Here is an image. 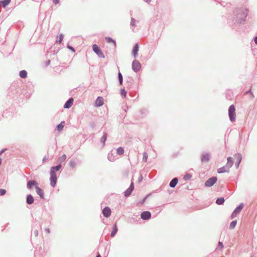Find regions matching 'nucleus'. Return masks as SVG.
I'll use <instances>...</instances> for the list:
<instances>
[{
    "instance_id": "a211bd4d",
    "label": "nucleus",
    "mask_w": 257,
    "mask_h": 257,
    "mask_svg": "<svg viewBox=\"0 0 257 257\" xmlns=\"http://www.w3.org/2000/svg\"><path fill=\"white\" fill-rule=\"evenodd\" d=\"M209 159V155L208 154H204L201 157L202 161L206 162Z\"/></svg>"
},
{
    "instance_id": "1a4fd4ad",
    "label": "nucleus",
    "mask_w": 257,
    "mask_h": 257,
    "mask_svg": "<svg viewBox=\"0 0 257 257\" xmlns=\"http://www.w3.org/2000/svg\"><path fill=\"white\" fill-rule=\"evenodd\" d=\"M103 104V98L102 97H98L95 102V106H100Z\"/></svg>"
},
{
    "instance_id": "a18cd8bd",
    "label": "nucleus",
    "mask_w": 257,
    "mask_h": 257,
    "mask_svg": "<svg viewBox=\"0 0 257 257\" xmlns=\"http://www.w3.org/2000/svg\"><path fill=\"white\" fill-rule=\"evenodd\" d=\"M145 1L147 3H150L151 1V0H145Z\"/></svg>"
},
{
    "instance_id": "f704fd0d",
    "label": "nucleus",
    "mask_w": 257,
    "mask_h": 257,
    "mask_svg": "<svg viewBox=\"0 0 257 257\" xmlns=\"http://www.w3.org/2000/svg\"><path fill=\"white\" fill-rule=\"evenodd\" d=\"M191 176L190 174H187L184 176V179L185 180H187L190 179L191 178Z\"/></svg>"
},
{
    "instance_id": "473e14b6",
    "label": "nucleus",
    "mask_w": 257,
    "mask_h": 257,
    "mask_svg": "<svg viewBox=\"0 0 257 257\" xmlns=\"http://www.w3.org/2000/svg\"><path fill=\"white\" fill-rule=\"evenodd\" d=\"M121 94L124 97H125L126 92L124 89H122L121 90Z\"/></svg>"
},
{
    "instance_id": "4c0bfd02",
    "label": "nucleus",
    "mask_w": 257,
    "mask_h": 257,
    "mask_svg": "<svg viewBox=\"0 0 257 257\" xmlns=\"http://www.w3.org/2000/svg\"><path fill=\"white\" fill-rule=\"evenodd\" d=\"M70 165L72 167H74L75 166V163L73 161H72L70 163Z\"/></svg>"
},
{
    "instance_id": "dca6fc26",
    "label": "nucleus",
    "mask_w": 257,
    "mask_h": 257,
    "mask_svg": "<svg viewBox=\"0 0 257 257\" xmlns=\"http://www.w3.org/2000/svg\"><path fill=\"white\" fill-rule=\"evenodd\" d=\"M61 167L62 166L60 164L56 167H52L51 168L50 172L53 171V173H56V171H59L61 169Z\"/></svg>"
},
{
    "instance_id": "49530a36",
    "label": "nucleus",
    "mask_w": 257,
    "mask_h": 257,
    "mask_svg": "<svg viewBox=\"0 0 257 257\" xmlns=\"http://www.w3.org/2000/svg\"><path fill=\"white\" fill-rule=\"evenodd\" d=\"M2 164V159L0 158V165Z\"/></svg>"
},
{
    "instance_id": "0eeeda50",
    "label": "nucleus",
    "mask_w": 257,
    "mask_h": 257,
    "mask_svg": "<svg viewBox=\"0 0 257 257\" xmlns=\"http://www.w3.org/2000/svg\"><path fill=\"white\" fill-rule=\"evenodd\" d=\"M134 182H132L131 183V184L130 186V187L124 192V195L126 197L128 196L131 195V193L132 192L133 190H134Z\"/></svg>"
},
{
    "instance_id": "de8ad7c7",
    "label": "nucleus",
    "mask_w": 257,
    "mask_h": 257,
    "mask_svg": "<svg viewBox=\"0 0 257 257\" xmlns=\"http://www.w3.org/2000/svg\"><path fill=\"white\" fill-rule=\"evenodd\" d=\"M96 257H101V256H100V254H98V255L96 256Z\"/></svg>"
},
{
    "instance_id": "7ed1b4c3",
    "label": "nucleus",
    "mask_w": 257,
    "mask_h": 257,
    "mask_svg": "<svg viewBox=\"0 0 257 257\" xmlns=\"http://www.w3.org/2000/svg\"><path fill=\"white\" fill-rule=\"evenodd\" d=\"M92 49H93V51L95 53H96L98 56H99V57H100L101 58L104 57V56L102 52L101 51L100 48L96 44H94L92 46Z\"/></svg>"
},
{
    "instance_id": "f8f14e48",
    "label": "nucleus",
    "mask_w": 257,
    "mask_h": 257,
    "mask_svg": "<svg viewBox=\"0 0 257 257\" xmlns=\"http://www.w3.org/2000/svg\"><path fill=\"white\" fill-rule=\"evenodd\" d=\"M233 165V160L231 157L227 158V163L226 165V168L227 169L230 168Z\"/></svg>"
},
{
    "instance_id": "9b49d317",
    "label": "nucleus",
    "mask_w": 257,
    "mask_h": 257,
    "mask_svg": "<svg viewBox=\"0 0 257 257\" xmlns=\"http://www.w3.org/2000/svg\"><path fill=\"white\" fill-rule=\"evenodd\" d=\"M37 182L36 181H30L28 182L27 187L29 189H31L33 186H38Z\"/></svg>"
},
{
    "instance_id": "f257e3e1",
    "label": "nucleus",
    "mask_w": 257,
    "mask_h": 257,
    "mask_svg": "<svg viewBox=\"0 0 257 257\" xmlns=\"http://www.w3.org/2000/svg\"><path fill=\"white\" fill-rule=\"evenodd\" d=\"M228 113L230 120L232 122H234L236 118V114H235V107L233 105H231L228 109Z\"/></svg>"
},
{
    "instance_id": "2f4dec72",
    "label": "nucleus",
    "mask_w": 257,
    "mask_h": 257,
    "mask_svg": "<svg viewBox=\"0 0 257 257\" xmlns=\"http://www.w3.org/2000/svg\"><path fill=\"white\" fill-rule=\"evenodd\" d=\"M223 244L222 242L219 241L218 242V248L219 249H221L223 248Z\"/></svg>"
},
{
    "instance_id": "6ab92c4d",
    "label": "nucleus",
    "mask_w": 257,
    "mask_h": 257,
    "mask_svg": "<svg viewBox=\"0 0 257 257\" xmlns=\"http://www.w3.org/2000/svg\"><path fill=\"white\" fill-rule=\"evenodd\" d=\"M117 231V228L116 223L114 224L113 227V229L111 233V236L113 237L115 234H116V232Z\"/></svg>"
},
{
    "instance_id": "f3484780",
    "label": "nucleus",
    "mask_w": 257,
    "mask_h": 257,
    "mask_svg": "<svg viewBox=\"0 0 257 257\" xmlns=\"http://www.w3.org/2000/svg\"><path fill=\"white\" fill-rule=\"evenodd\" d=\"M33 202H34V199H33V196L31 195H28L27 198V203L29 204H31L33 203Z\"/></svg>"
},
{
    "instance_id": "aec40b11",
    "label": "nucleus",
    "mask_w": 257,
    "mask_h": 257,
    "mask_svg": "<svg viewBox=\"0 0 257 257\" xmlns=\"http://www.w3.org/2000/svg\"><path fill=\"white\" fill-rule=\"evenodd\" d=\"M139 51V46L138 44H136L135 46L134 47L133 51V54L135 57H136L138 52Z\"/></svg>"
},
{
    "instance_id": "4468645a",
    "label": "nucleus",
    "mask_w": 257,
    "mask_h": 257,
    "mask_svg": "<svg viewBox=\"0 0 257 257\" xmlns=\"http://www.w3.org/2000/svg\"><path fill=\"white\" fill-rule=\"evenodd\" d=\"M218 173H222L225 172H228L229 171V169L226 168V166L220 168L217 170Z\"/></svg>"
},
{
    "instance_id": "cd10ccee",
    "label": "nucleus",
    "mask_w": 257,
    "mask_h": 257,
    "mask_svg": "<svg viewBox=\"0 0 257 257\" xmlns=\"http://www.w3.org/2000/svg\"><path fill=\"white\" fill-rule=\"evenodd\" d=\"M236 223L237 221L236 220L232 221L230 224L229 228L230 229H233L235 227Z\"/></svg>"
},
{
    "instance_id": "c756f323",
    "label": "nucleus",
    "mask_w": 257,
    "mask_h": 257,
    "mask_svg": "<svg viewBox=\"0 0 257 257\" xmlns=\"http://www.w3.org/2000/svg\"><path fill=\"white\" fill-rule=\"evenodd\" d=\"M106 140V134H104L103 136H102V137L101 139V141L103 143V145H104Z\"/></svg>"
},
{
    "instance_id": "7c9ffc66",
    "label": "nucleus",
    "mask_w": 257,
    "mask_h": 257,
    "mask_svg": "<svg viewBox=\"0 0 257 257\" xmlns=\"http://www.w3.org/2000/svg\"><path fill=\"white\" fill-rule=\"evenodd\" d=\"M118 79L120 84H122V76L120 73H118Z\"/></svg>"
},
{
    "instance_id": "423d86ee",
    "label": "nucleus",
    "mask_w": 257,
    "mask_h": 257,
    "mask_svg": "<svg viewBox=\"0 0 257 257\" xmlns=\"http://www.w3.org/2000/svg\"><path fill=\"white\" fill-rule=\"evenodd\" d=\"M141 216L143 220H148L151 218V214L149 211H144L142 213Z\"/></svg>"
},
{
    "instance_id": "412c9836",
    "label": "nucleus",
    "mask_w": 257,
    "mask_h": 257,
    "mask_svg": "<svg viewBox=\"0 0 257 257\" xmlns=\"http://www.w3.org/2000/svg\"><path fill=\"white\" fill-rule=\"evenodd\" d=\"M64 121H62L60 124H59L57 125V130L58 131L60 132L63 129L64 126Z\"/></svg>"
},
{
    "instance_id": "5701e85b",
    "label": "nucleus",
    "mask_w": 257,
    "mask_h": 257,
    "mask_svg": "<svg viewBox=\"0 0 257 257\" xmlns=\"http://www.w3.org/2000/svg\"><path fill=\"white\" fill-rule=\"evenodd\" d=\"M11 0H4L1 2V3L2 4V6L4 8L6 7L7 5H8Z\"/></svg>"
},
{
    "instance_id": "6e6552de",
    "label": "nucleus",
    "mask_w": 257,
    "mask_h": 257,
    "mask_svg": "<svg viewBox=\"0 0 257 257\" xmlns=\"http://www.w3.org/2000/svg\"><path fill=\"white\" fill-rule=\"evenodd\" d=\"M102 213L105 217H108L110 216L111 211L109 207H106L103 209Z\"/></svg>"
},
{
    "instance_id": "bb28decb",
    "label": "nucleus",
    "mask_w": 257,
    "mask_h": 257,
    "mask_svg": "<svg viewBox=\"0 0 257 257\" xmlns=\"http://www.w3.org/2000/svg\"><path fill=\"white\" fill-rule=\"evenodd\" d=\"M224 202L223 198H219L216 200V203L218 205L222 204Z\"/></svg>"
},
{
    "instance_id": "a878e982",
    "label": "nucleus",
    "mask_w": 257,
    "mask_h": 257,
    "mask_svg": "<svg viewBox=\"0 0 257 257\" xmlns=\"http://www.w3.org/2000/svg\"><path fill=\"white\" fill-rule=\"evenodd\" d=\"M27 75V73L25 70H22L20 72V76L22 78H26Z\"/></svg>"
},
{
    "instance_id": "c85d7f7f",
    "label": "nucleus",
    "mask_w": 257,
    "mask_h": 257,
    "mask_svg": "<svg viewBox=\"0 0 257 257\" xmlns=\"http://www.w3.org/2000/svg\"><path fill=\"white\" fill-rule=\"evenodd\" d=\"M243 207V205L241 204L240 205H239V206L237 207L234 210L235 211H236L237 213H239L240 212V211L242 210Z\"/></svg>"
},
{
    "instance_id": "c03bdc74",
    "label": "nucleus",
    "mask_w": 257,
    "mask_h": 257,
    "mask_svg": "<svg viewBox=\"0 0 257 257\" xmlns=\"http://www.w3.org/2000/svg\"><path fill=\"white\" fill-rule=\"evenodd\" d=\"M50 60H49L47 61V65H49V64H50Z\"/></svg>"
},
{
    "instance_id": "2eb2a0df",
    "label": "nucleus",
    "mask_w": 257,
    "mask_h": 257,
    "mask_svg": "<svg viewBox=\"0 0 257 257\" xmlns=\"http://www.w3.org/2000/svg\"><path fill=\"white\" fill-rule=\"evenodd\" d=\"M178 183V179L177 178H175L172 180V181L170 183V186L171 187H174L176 186Z\"/></svg>"
},
{
    "instance_id": "b1692460",
    "label": "nucleus",
    "mask_w": 257,
    "mask_h": 257,
    "mask_svg": "<svg viewBox=\"0 0 257 257\" xmlns=\"http://www.w3.org/2000/svg\"><path fill=\"white\" fill-rule=\"evenodd\" d=\"M66 159V155L64 154L61 157H59L58 159V161L61 163L63 162H64Z\"/></svg>"
},
{
    "instance_id": "79ce46f5",
    "label": "nucleus",
    "mask_w": 257,
    "mask_h": 257,
    "mask_svg": "<svg viewBox=\"0 0 257 257\" xmlns=\"http://www.w3.org/2000/svg\"><path fill=\"white\" fill-rule=\"evenodd\" d=\"M254 42L257 44V36L254 38Z\"/></svg>"
},
{
    "instance_id": "393cba45",
    "label": "nucleus",
    "mask_w": 257,
    "mask_h": 257,
    "mask_svg": "<svg viewBox=\"0 0 257 257\" xmlns=\"http://www.w3.org/2000/svg\"><path fill=\"white\" fill-rule=\"evenodd\" d=\"M116 153H117V155H122L123 154V153H124V149H123V148H122V147H119L116 150Z\"/></svg>"
},
{
    "instance_id": "4be33fe9",
    "label": "nucleus",
    "mask_w": 257,
    "mask_h": 257,
    "mask_svg": "<svg viewBox=\"0 0 257 257\" xmlns=\"http://www.w3.org/2000/svg\"><path fill=\"white\" fill-rule=\"evenodd\" d=\"M105 41L108 43H112L114 46H115V42L110 37H106Z\"/></svg>"
},
{
    "instance_id": "9d476101",
    "label": "nucleus",
    "mask_w": 257,
    "mask_h": 257,
    "mask_svg": "<svg viewBox=\"0 0 257 257\" xmlns=\"http://www.w3.org/2000/svg\"><path fill=\"white\" fill-rule=\"evenodd\" d=\"M73 103V99L72 98H69V100L64 104V108H70L72 105Z\"/></svg>"
},
{
    "instance_id": "20e7f679",
    "label": "nucleus",
    "mask_w": 257,
    "mask_h": 257,
    "mask_svg": "<svg viewBox=\"0 0 257 257\" xmlns=\"http://www.w3.org/2000/svg\"><path fill=\"white\" fill-rule=\"evenodd\" d=\"M141 65L140 63L137 60L133 61L132 63V68L135 72H138L141 69Z\"/></svg>"
},
{
    "instance_id": "f03ea898",
    "label": "nucleus",
    "mask_w": 257,
    "mask_h": 257,
    "mask_svg": "<svg viewBox=\"0 0 257 257\" xmlns=\"http://www.w3.org/2000/svg\"><path fill=\"white\" fill-rule=\"evenodd\" d=\"M50 184L51 186L54 187L56 185L57 182V175L56 173H53V172H50Z\"/></svg>"
},
{
    "instance_id": "ddd939ff",
    "label": "nucleus",
    "mask_w": 257,
    "mask_h": 257,
    "mask_svg": "<svg viewBox=\"0 0 257 257\" xmlns=\"http://www.w3.org/2000/svg\"><path fill=\"white\" fill-rule=\"evenodd\" d=\"M36 190L37 194L41 198H44V194L42 190L38 186H36Z\"/></svg>"
},
{
    "instance_id": "c9c22d12",
    "label": "nucleus",
    "mask_w": 257,
    "mask_h": 257,
    "mask_svg": "<svg viewBox=\"0 0 257 257\" xmlns=\"http://www.w3.org/2000/svg\"><path fill=\"white\" fill-rule=\"evenodd\" d=\"M237 214V212L234 210L231 214V218H234Z\"/></svg>"
},
{
    "instance_id": "e433bc0d",
    "label": "nucleus",
    "mask_w": 257,
    "mask_h": 257,
    "mask_svg": "<svg viewBox=\"0 0 257 257\" xmlns=\"http://www.w3.org/2000/svg\"><path fill=\"white\" fill-rule=\"evenodd\" d=\"M148 155L146 153H144L143 154V159L145 160V161H146L147 160Z\"/></svg>"
},
{
    "instance_id": "37998d69",
    "label": "nucleus",
    "mask_w": 257,
    "mask_h": 257,
    "mask_svg": "<svg viewBox=\"0 0 257 257\" xmlns=\"http://www.w3.org/2000/svg\"><path fill=\"white\" fill-rule=\"evenodd\" d=\"M69 48L70 49H71V50H72L73 51H74V48H73L71 47H69Z\"/></svg>"
},
{
    "instance_id": "58836bf2",
    "label": "nucleus",
    "mask_w": 257,
    "mask_h": 257,
    "mask_svg": "<svg viewBox=\"0 0 257 257\" xmlns=\"http://www.w3.org/2000/svg\"><path fill=\"white\" fill-rule=\"evenodd\" d=\"M63 35L61 34L60 35V37H59V42L60 43L61 42V41H62L63 40Z\"/></svg>"
},
{
    "instance_id": "a19ab883",
    "label": "nucleus",
    "mask_w": 257,
    "mask_h": 257,
    "mask_svg": "<svg viewBox=\"0 0 257 257\" xmlns=\"http://www.w3.org/2000/svg\"><path fill=\"white\" fill-rule=\"evenodd\" d=\"M236 157H237V159H238V161H239L238 163H239L240 161H241V156H240V155H238L236 156Z\"/></svg>"
},
{
    "instance_id": "72a5a7b5",
    "label": "nucleus",
    "mask_w": 257,
    "mask_h": 257,
    "mask_svg": "<svg viewBox=\"0 0 257 257\" xmlns=\"http://www.w3.org/2000/svg\"><path fill=\"white\" fill-rule=\"evenodd\" d=\"M6 191L5 189H0V196L4 195L6 194Z\"/></svg>"
},
{
    "instance_id": "39448f33",
    "label": "nucleus",
    "mask_w": 257,
    "mask_h": 257,
    "mask_svg": "<svg viewBox=\"0 0 257 257\" xmlns=\"http://www.w3.org/2000/svg\"><path fill=\"white\" fill-rule=\"evenodd\" d=\"M217 181V178L213 177L209 178L205 182V185L207 187H211Z\"/></svg>"
},
{
    "instance_id": "ea45409f",
    "label": "nucleus",
    "mask_w": 257,
    "mask_h": 257,
    "mask_svg": "<svg viewBox=\"0 0 257 257\" xmlns=\"http://www.w3.org/2000/svg\"><path fill=\"white\" fill-rule=\"evenodd\" d=\"M53 2L54 4L57 5L59 3V0H53Z\"/></svg>"
}]
</instances>
